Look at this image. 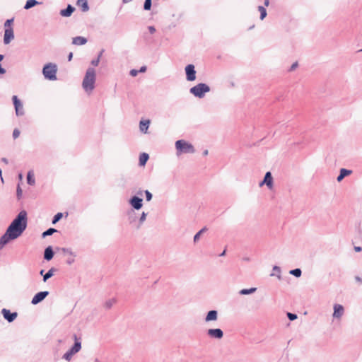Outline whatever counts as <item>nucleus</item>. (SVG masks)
Here are the masks:
<instances>
[{
  "mask_svg": "<svg viewBox=\"0 0 362 362\" xmlns=\"http://www.w3.org/2000/svg\"><path fill=\"white\" fill-rule=\"evenodd\" d=\"M131 1L132 0H122L123 3H124V4H127V3H128V2Z\"/></svg>",
  "mask_w": 362,
  "mask_h": 362,
  "instance_id": "603ef678",
  "label": "nucleus"
},
{
  "mask_svg": "<svg viewBox=\"0 0 362 362\" xmlns=\"http://www.w3.org/2000/svg\"><path fill=\"white\" fill-rule=\"evenodd\" d=\"M298 65V62H295V63H293V64H292V66H291V69H290V71H291L295 70V69L297 68Z\"/></svg>",
  "mask_w": 362,
  "mask_h": 362,
  "instance_id": "ea45409f",
  "label": "nucleus"
},
{
  "mask_svg": "<svg viewBox=\"0 0 362 362\" xmlns=\"http://www.w3.org/2000/svg\"><path fill=\"white\" fill-rule=\"evenodd\" d=\"M150 124V120H141L139 123V129L141 132L146 133Z\"/></svg>",
  "mask_w": 362,
  "mask_h": 362,
  "instance_id": "dca6fc26",
  "label": "nucleus"
},
{
  "mask_svg": "<svg viewBox=\"0 0 362 362\" xmlns=\"http://www.w3.org/2000/svg\"><path fill=\"white\" fill-rule=\"evenodd\" d=\"M130 204L135 209H140L142 207V199L138 197H133L130 199Z\"/></svg>",
  "mask_w": 362,
  "mask_h": 362,
  "instance_id": "4468645a",
  "label": "nucleus"
},
{
  "mask_svg": "<svg viewBox=\"0 0 362 362\" xmlns=\"http://www.w3.org/2000/svg\"><path fill=\"white\" fill-rule=\"evenodd\" d=\"M22 195V189L21 187L18 185L17 187V196L18 198H20Z\"/></svg>",
  "mask_w": 362,
  "mask_h": 362,
  "instance_id": "58836bf2",
  "label": "nucleus"
},
{
  "mask_svg": "<svg viewBox=\"0 0 362 362\" xmlns=\"http://www.w3.org/2000/svg\"><path fill=\"white\" fill-rule=\"evenodd\" d=\"M57 66L53 64H48L43 68L42 73L45 77L49 80H55L57 78Z\"/></svg>",
  "mask_w": 362,
  "mask_h": 362,
  "instance_id": "20e7f679",
  "label": "nucleus"
},
{
  "mask_svg": "<svg viewBox=\"0 0 362 362\" xmlns=\"http://www.w3.org/2000/svg\"><path fill=\"white\" fill-rule=\"evenodd\" d=\"M354 250H355L356 252H361V247L357 246V247H354Z\"/></svg>",
  "mask_w": 362,
  "mask_h": 362,
  "instance_id": "a18cd8bd",
  "label": "nucleus"
},
{
  "mask_svg": "<svg viewBox=\"0 0 362 362\" xmlns=\"http://www.w3.org/2000/svg\"><path fill=\"white\" fill-rule=\"evenodd\" d=\"M74 8L71 6V5H69L66 9H63L60 11V14L62 16H70L71 13L74 12Z\"/></svg>",
  "mask_w": 362,
  "mask_h": 362,
  "instance_id": "aec40b11",
  "label": "nucleus"
},
{
  "mask_svg": "<svg viewBox=\"0 0 362 362\" xmlns=\"http://www.w3.org/2000/svg\"><path fill=\"white\" fill-rule=\"evenodd\" d=\"M2 315L9 322H13L17 317V313H11L9 310L6 308L2 309L1 310Z\"/></svg>",
  "mask_w": 362,
  "mask_h": 362,
  "instance_id": "6e6552de",
  "label": "nucleus"
},
{
  "mask_svg": "<svg viewBox=\"0 0 362 362\" xmlns=\"http://www.w3.org/2000/svg\"><path fill=\"white\" fill-rule=\"evenodd\" d=\"M26 226L27 213L25 211H21L8 226L5 234L1 238L0 245L4 246L10 240L19 237L25 230Z\"/></svg>",
  "mask_w": 362,
  "mask_h": 362,
  "instance_id": "f257e3e1",
  "label": "nucleus"
},
{
  "mask_svg": "<svg viewBox=\"0 0 362 362\" xmlns=\"http://www.w3.org/2000/svg\"><path fill=\"white\" fill-rule=\"evenodd\" d=\"M101 55H102V52L100 54V55L98 56V57L96 59L93 60V61L91 62V64H92L93 65H94V66H98V63H99V62H100V56H101Z\"/></svg>",
  "mask_w": 362,
  "mask_h": 362,
  "instance_id": "e433bc0d",
  "label": "nucleus"
},
{
  "mask_svg": "<svg viewBox=\"0 0 362 362\" xmlns=\"http://www.w3.org/2000/svg\"><path fill=\"white\" fill-rule=\"evenodd\" d=\"M27 180L28 183L30 185H33L35 184V177L33 172H28L27 175Z\"/></svg>",
  "mask_w": 362,
  "mask_h": 362,
  "instance_id": "393cba45",
  "label": "nucleus"
},
{
  "mask_svg": "<svg viewBox=\"0 0 362 362\" xmlns=\"http://www.w3.org/2000/svg\"><path fill=\"white\" fill-rule=\"evenodd\" d=\"M48 295L47 291H41L35 295L32 299V303L35 305L41 302Z\"/></svg>",
  "mask_w": 362,
  "mask_h": 362,
  "instance_id": "1a4fd4ad",
  "label": "nucleus"
},
{
  "mask_svg": "<svg viewBox=\"0 0 362 362\" xmlns=\"http://www.w3.org/2000/svg\"><path fill=\"white\" fill-rule=\"evenodd\" d=\"M218 318V313L216 310H211L208 313L205 320L206 322L215 321Z\"/></svg>",
  "mask_w": 362,
  "mask_h": 362,
  "instance_id": "2eb2a0df",
  "label": "nucleus"
},
{
  "mask_svg": "<svg viewBox=\"0 0 362 362\" xmlns=\"http://www.w3.org/2000/svg\"><path fill=\"white\" fill-rule=\"evenodd\" d=\"M87 42V40L83 37H76L73 38L72 43L75 45H83Z\"/></svg>",
  "mask_w": 362,
  "mask_h": 362,
  "instance_id": "f3484780",
  "label": "nucleus"
},
{
  "mask_svg": "<svg viewBox=\"0 0 362 362\" xmlns=\"http://www.w3.org/2000/svg\"><path fill=\"white\" fill-rule=\"evenodd\" d=\"M290 273L296 277H299L301 275V270L300 269H295L291 270Z\"/></svg>",
  "mask_w": 362,
  "mask_h": 362,
  "instance_id": "cd10ccee",
  "label": "nucleus"
},
{
  "mask_svg": "<svg viewBox=\"0 0 362 362\" xmlns=\"http://www.w3.org/2000/svg\"><path fill=\"white\" fill-rule=\"evenodd\" d=\"M185 71L187 75V79L188 81H192L196 78V71L194 70V66L192 64H189L185 67Z\"/></svg>",
  "mask_w": 362,
  "mask_h": 362,
  "instance_id": "423d86ee",
  "label": "nucleus"
},
{
  "mask_svg": "<svg viewBox=\"0 0 362 362\" xmlns=\"http://www.w3.org/2000/svg\"><path fill=\"white\" fill-rule=\"evenodd\" d=\"M37 4L38 2L36 0H28L24 8L25 9H29L33 7L34 6L37 5Z\"/></svg>",
  "mask_w": 362,
  "mask_h": 362,
  "instance_id": "b1692460",
  "label": "nucleus"
},
{
  "mask_svg": "<svg viewBox=\"0 0 362 362\" xmlns=\"http://www.w3.org/2000/svg\"><path fill=\"white\" fill-rule=\"evenodd\" d=\"M360 51H362V49Z\"/></svg>",
  "mask_w": 362,
  "mask_h": 362,
  "instance_id": "4d7b16f0",
  "label": "nucleus"
},
{
  "mask_svg": "<svg viewBox=\"0 0 362 362\" xmlns=\"http://www.w3.org/2000/svg\"><path fill=\"white\" fill-rule=\"evenodd\" d=\"M175 147L177 149V154L180 155L182 153H193L194 152V146L189 142L185 140H178L175 143Z\"/></svg>",
  "mask_w": 362,
  "mask_h": 362,
  "instance_id": "7ed1b4c3",
  "label": "nucleus"
},
{
  "mask_svg": "<svg viewBox=\"0 0 362 362\" xmlns=\"http://www.w3.org/2000/svg\"><path fill=\"white\" fill-rule=\"evenodd\" d=\"M287 316L289 318V320H294L297 318V315L296 314H293L291 313H288Z\"/></svg>",
  "mask_w": 362,
  "mask_h": 362,
  "instance_id": "c9c22d12",
  "label": "nucleus"
},
{
  "mask_svg": "<svg viewBox=\"0 0 362 362\" xmlns=\"http://www.w3.org/2000/svg\"><path fill=\"white\" fill-rule=\"evenodd\" d=\"M55 232H57L56 229H54V228H49V229H48L47 230L45 231L42 233V236L43 237H46L47 235H52Z\"/></svg>",
  "mask_w": 362,
  "mask_h": 362,
  "instance_id": "bb28decb",
  "label": "nucleus"
},
{
  "mask_svg": "<svg viewBox=\"0 0 362 362\" xmlns=\"http://www.w3.org/2000/svg\"><path fill=\"white\" fill-rule=\"evenodd\" d=\"M4 57L3 55H1L0 54V62L3 59ZM5 73V70L1 68V66H0V74H4Z\"/></svg>",
  "mask_w": 362,
  "mask_h": 362,
  "instance_id": "79ce46f5",
  "label": "nucleus"
},
{
  "mask_svg": "<svg viewBox=\"0 0 362 362\" xmlns=\"http://www.w3.org/2000/svg\"><path fill=\"white\" fill-rule=\"evenodd\" d=\"M52 275H53V270H52V269H51L44 275L43 281H46L49 278L52 276Z\"/></svg>",
  "mask_w": 362,
  "mask_h": 362,
  "instance_id": "c85d7f7f",
  "label": "nucleus"
},
{
  "mask_svg": "<svg viewBox=\"0 0 362 362\" xmlns=\"http://www.w3.org/2000/svg\"><path fill=\"white\" fill-rule=\"evenodd\" d=\"M43 272H44V271H43V270H42V271L40 272V274H42H42H43Z\"/></svg>",
  "mask_w": 362,
  "mask_h": 362,
  "instance_id": "6e6d98bb",
  "label": "nucleus"
},
{
  "mask_svg": "<svg viewBox=\"0 0 362 362\" xmlns=\"http://www.w3.org/2000/svg\"><path fill=\"white\" fill-rule=\"evenodd\" d=\"M148 155L146 153H143L139 156V165L144 166L148 160Z\"/></svg>",
  "mask_w": 362,
  "mask_h": 362,
  "instance_id": "5701e85b",
  "label": "nucleus"
},
{
  "mask_svg": "<svg viewBox=\"0 0 362 362\" xmlns=\"http://www.w3.org/2000/svg\"><path fill=\"white\" fill-rule=\"evenodd\" d=\"M226 254V250H223V252L220 255V256H224Z\"/></svg>",
  "mask_w": 362,
  "mask_h": 362,
  "instance_id": "864d4df0",
  "label": "nucleus"
},
{
  "mask_svg": "<svg viewBox=\"0 0 362 362\" xmlns=\"http://www.w3.org/2000/svg\"><path fill=\"white\" fill-rule=\"evenodd\" d=\"M72 57H73V53L70 52L69 54V57H68L69 61H71Z\"/></svg>",
  "mask_w": 362,
  "mask_h": 362,
  "instance_id": "de8ad7c7",
  "label": "nucleus"
},
{
  "mask_svg": "<svg viewBox=\"0 0 362 362\" xmlns=\"http://www.w3.org/2000/svg\"><path fill=\"white\" fill-rule=\"evenodd\" d=\"M206 230H207V229H206V228H205V227H204V228H203L202 230H200L199 232L202 234V233H203L204 232H205Z\"/></svg>",
  "mask_w": 362,
  "mask_h": 362,
  "instance_id": "8fccbe9b",
  "label": "nucleus"
},
{
  "mask_svg": "<svg viewBox=\"0 0 362 362\" xmlns=\"http://www.w3.org/2000/svg\"><path fill=\"white\" fill-rule=\"evenodd\" d=\"M151 8V0H145L144 8L145 10H150Z\"/></svg>",
  "mask_w": 362,
  "mask_h": 362,
  "instance_id": "7c9ffc66",
  "label": "nucleus"
},
{
  "mask_svg": "<svg viewBox=\"0 0 362 362\" xmlns=\"http://www.w3.org/2000/svg\"><path fill=\"white\" fill-rule=\"evenodd\" d=\"M266 185L269 189H272L273 187V179L272 177V174L270 172H267L264 176V179L262 182H260L259 185L262 186L263 185Z\"/></svg>",
  "mask_w": 362,
  "mask_h": 362,
  "instance_id": "9b49d317",
  "label": "nucleus"
},
{
  "mask_svg": "<svg viewBox=\"0 0 362 362\" xmlns=\"http://www.w3.org/2000/svg\"><path fill=\"white\" fill-rule=\"evenodd\" d=\"M201 235V233L198 232L194 237V240L196 242L197 240H199V237Z\"/></svg>",
  "mask_w": 362,
  "mask_h": 362,
  "instance_id": "37998d69",
  "label": "nucleus"
},
{
  "mask_svg": "<svg viewBox=\"0 0 362 362\" xmlns=\"http://www.w3.org/2000/svg\"><path fill=\"white\" fill-rule=\"evenodd\" d=\"M351 173H352L351 170H346V169H344V168L341 169L340 174L337 177V181L338 182H341L344 177L351 175Z\"/></svg>",
  "mask_w": 362,
  "mask_h": 362,
  "instance_id": "412c9836",
  "label": "nucleus"
},
{
  "mask_svg": "<svg viewBox=\"0 0 362 362\" xmlns=\"http://www.w3.org/2000/svg\"><path fill=\"white\" fill-rule=\"evenodd\" d=\"M13 19H8L7 20L5 23H4V26H5V28H11V24L13 23Z\"/></svg>",
  "mask_w": 362,
  "mask_h": 362,
  "instance_id": "72a5a7b5",
  "label": "nucleus"
},
{
  "mask_svg": "<svg viewBox=\"0 0 362 362\" xmlns=\"http://www.w3.org/2000/svg\"><path fill=\"white\" fill-rule=\"evenodd\" d=\"M344 308L339 304H335L334 305V313L333 317L336 318H340L344 314Z\"/></svg>",
  "mask_w": 362,
  "mask_h": 362,
  "instance_id": "ddd939ff",
  "label": "nucleus"
},
{
  "mask_svg": "<svg viewBox=\"0 0 362 362\" xmlns=\"http://www.w3.org/2000/svg\"><path fill=\"white\" fill-rule=\"evenodd\" d=\"M13 102L15 106L16 113L17 115H22L23 114V107L21 101L16 95L13 96Z\"/></svg>",
  "mask_w": 362,
  "mask_h": 362,
  "instance_id": "0eeeda50",
  "label": "nucleus"
},
{
  "mask_svg": "<svg viewBox=\"0 0 362 362\" xmlns=\"http://www.w3.org/2000/svg\"><path fill=\"white\" fill-rule=\"evenodd\" d=\"M255 290H256L255 288H250V289H243V290L240 291V293L241 294H243V295L250 294V293H253Z\"/></svg>",
  "mask_w": 362,
  "mask_h": 362,
  "instance_id": "c756f323",
  "label": "nucleus"
},
{
  "mask_svg": "<svg viewBox=\"0 0 362 362\" xmlns=\"http://www.w3.org/2000/svg\"><path fill=\"white\" fill-rule=\"evenodd\" d=\"M77 6L81 8V11L83 12H86L88 11L89 7L88 5V2L86 0H78Z\"/></svg>",
  "mask_w": 362,
  "mask_h": 362,
  "instance_id": "6ab92c4d",
  "label": "nucleus"
},
{
  "mask_svg": "<svg viewBox=\"0 0 362 362\" xmlns=\"http://www.w3.org/2000/svg\"><path fill=\"white\" fill-rule=\"evenodd\" d=\"M53 255H54V252L52 251V247L50 246L47 247L45 250V255H44L45 259L47 260H50L52 259Z\"/></svg>",
  "mask_w": 362,
  "mask_h": 362,
  "instance_id": "4be33fe9",
  "label": "nucleus"
},
{
  "mask_svg": "<svg viewBox=\"0 0 362 362\" xmlns=\"http://www.w3.org/2000/svg\"><path fill=\"white\" fill-rule=\"evenodd\" d=\"M209 90L210 88L206 84L199 83L190 89V93L197 97L202 98Z\"/></svg>",
  "mask_w": 362,
  "mask_h": 362,
  "instance_id": "39448f33",
  "label": "nucleus"
},
{
  "mask_svg": "<svg viewBox=\"0 0 362 362\" xmlns=\"http://www.w3.org/2000/svg\"><path fill=\"white\" fill-rule=\"evenodd\" d=\"M74 339H75V344H74V346L71 349L70 351H71L72 353L76 354L78 351H79V350L81 348V345L80 341L78 340V339L77 338L76 334L74 336Z\"/></svg>",
  "mask_w": 362,
  "mask_h": 362,
  "instance_id": "a211bd4d",
  "label": "nucleus"
},
{
  "mask_svg": "<svg viewBox=\"0 0 362 362\" xmlns=\"http://www.w3.org/2000/svg\"><path fill=\"white\" fill-rule=\"evenodd\" d=\"M145 194H146V200L147 201H150L151 199V198H152L151 193L149 191L146 190L145 191Z\"/></svg>",
  "mask_w": 362,
  "mask_h": 362,
  "instance_id": "4c0bfd02",
  "label": "nucleus"
},
{
  "mask_svg": "<svg viewBox=\"0 0 362 362\" xmlns=\"http://www.w3.org/2000/svg\"><path fill=\"white\" fill-rule=\"evenodd\" d=\"M95 71L93 68H89L86 71L83 80L82 86L84 90L90 94L95 88Z\"/></svg>",
  "mask_w": 362,
  "mask_h": 362,
  "instance_id": "f03ea898",
  "label": "nucleus"
},
{
  "mask_svg": "<svg viewBox=\"0 0 362 362\" xmlns=\"http://www.w3.org/2000/svg\"><path fill=\"white\" fill-rule=\"evenodd\" d=\"M138 72H139V71L135 70V69H132V70H131V71H130V74H131V76H136L137 75Z\"/></svg>",
  "mask_w": 362,
  "mask_h": 362,
  "instance_id": "a19ab883",
  "label": "nucleus"
},
{
  "mask_svg": "<svg viewBox=\"0 0 362 362\" xmlns=\"http://www.w3.org/2000/svg\"><path fill=\"white\" fill-rule=\"evenodd\" d=\"M269 0H265V1H264V4H265V6H269Z\"/></svg>",
  "mask_w": 362,
  "mask_h": 362,
  "instance_id": "3c124183",
  "label": "nucleus"
},
{
  "mask_svg": "<svg viewBox=\"0 0 362 362\" xmlns=\"http://www.w3.org/2000/svg\"><path fill=\"white\" fill-rule=\"evenodd\" d=\"M148 30H149V32H150L151 34L154 33H155V31H156V29H155V28H154L153 26H150V27H148Z\"/></svg>",
  "mask_w": 362,
  "mask_h": 362,
  "instance_id": "c03bdc74",
  "label": "nucleus"
},
{
  "mask_svg": "<svg viewBox=\"0 0 362 362\" xmlns=\"http://www.w3.org/2000/svg\"><path fill=\"white\" fill-rule=\"evenodd\" d=\"M62 217V213H57L54 216V218H53V221H52V223L54 224L56 223L57 221H59Z\"/></svg>",
  "mask_w": 362,
  "mask_h": 362,
  "instance_id": "2f4dec72",
  "label": "nucleus"
},
{
  "mask_svg": "<svg viewBox=\"0 0 362 362\" xmlns=\"http://www.w3.org/2000/svg\"><path fill=\"white\" fill-rule=\"evenodd\" d=\"M20 131L18 129H15L13 132V137L14 139H17L20 136Z\"/></svg>",
  "mask_w": 362,
  "mask_h": 362,
  "instance_id": "f704fd0d",
  "label": "nucleus"
},
{
  "mask_svg": "<svg viewBox=\"0 0 362 362\" xmlns=\"http://www.w3.org/2000/svg\"><path fill=\"white\" fill-rule=\"evenodd\" d=\"M258 10H259V11L260 12V14H261V16H260L261 20H263L267 16V11L262 6H259L258 7Z\"/></svg>",
  "mask_w": 362,
  "mask_h": 362,
  "instance_id": "a878e982",
  "label": "nucleus"
},
{
  "mask_svg": "<svg viewBox=\"0 0 362 362\" xmlns=\"http://www.w3.org/2000/svg\"><path fill=\"white\" fill-rule=\"evenodd\" d=\"M74 354V353H72L71 351H67L64 355V358L68 361L70 360V358H71V356Z\"/></svg>",
  "mask_w": 362,
  "mask_h": 362,
  "instance_id": "473e14b6",
  "label": "nucleus"
},
{
  "mask_svg": "<svg viewBox=\"0 0 362 362\" xmlns=\"http://www.w3.org/2000/svg\"><path fill=\"white\" fill-rule=\"evenodd\" d=\"M207 153H208V151H204V155H207Z\"/></svg>",
  "mask_w": 362,
  "mask_h": 362,
  "instance_id": "5fc2aeb1",
  "label": "nucleus"
},
{
  "mask_svg": "<svg viewBox=\"0 0 362 362\" xmlns=\"http://www.w3.org/2000/svg\"><path fill=\"white\" fill-rule=\"evenodd\" d=\"M14 37L13 30L12 28L5 29L4 42L5 44H8Z\"/></svg>",
  "mask_w": 362,
  "mask_h": 362,
  "instance_id": "9d476101",
  "label": "nucleus"
},
{
  "mask_svg": "<svg viewBox=\"0 0 362 362\" xmlns=\"http://www.w3.org/2000/svg\"><path fill=\"white\" fill-rule=\"evenodd\" d=\"M145 218H146V214L143 213L141 215V221H143L145 220Z\"/></svg>",
  "mask_w": 362,
  "mask_h": 362,
  "instance_id": "49530a36",
  "label": "nucleus"
},
{
  "mask_svg": "<svg viewBox=\"0 0 362 362\" xmlns=\"http://www.w3.org/2000/svg\"><path fill=\"white\" fill-rule=\"evenodd\" d=\"M208 334L212 338L221 339L223 336V331L221 329H209Z\"/></svg>",
  "mask_w": 362,
  "mask_h": 362,
  "instance_id": "f8f14e48",
  "label": "nucleus"
},
{
  "mask_svg": "<svg viewBox=\"0 0 362 362\" xmlns=\"http://www.w3.org/2000/svg\"><path fill=\"white\" fill-rule=\"evenodd\" d=\"M146 66H142L140 70H139V72H145L146 71Z\"/></svg>",
  "mask_w": 362,
  "mask_h": 362,
  "instance_id": "09e8293b",
  "label": "nucleus"
}]
</instances>
